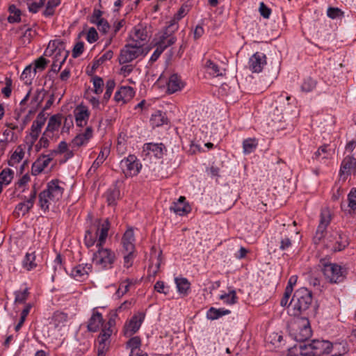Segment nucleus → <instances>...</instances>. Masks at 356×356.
Wrapping results in <instances>:
<instances>
[{
  "mask_svg": "<svg viewBox=\"0 0 356 356\" xmlns=\"http://www.w3.org/2000/svg\"><path fill=\"white\" fill-rule=\"evenodd\" d=\"M109 151L108 149H102L99 153L97 158L95 160L92 164L88 172H95L97 168L104 163L108 156Z\"/></svg>",
  "mask_w": 356,
  "mask_h": 356,
  "instance_id": "c756f323",
  "label": "nucleus"
},
{
  "mask_svg": "<svg viewBox=\"0 0 356 356\" xmlns=\"http://www.w3.org/2000/svg\"><path fill=\"white\" fill-rule=\"evenodd\" d=\"M47 120V116L44 112L41 111L38 115L36 119L33 122L31 127L30 136L32 139L31 146L36 141L42 127L44 125Z\"/></svg>",
  "mask_w": 356,
  "mask_h": 356,
  "instance_id": "9b49d317",
  "label": "nucleus"
},
{
  "mask_svg": "<svg viewBox=\"0 0 356 356\" xmlns=\"http://www.w3.org/2000/svg\"><path fill=\"white\" fill-rule=\"evenodd\" d=\"M248 64L252 72L259 73L266 64V56L263 53L256 52L250 58Z\"/></svg>",
  "mask_w": 356,
  "mask_h": 356,
  "instance_id": "f8f14e48",
  "label": "nucleus"
},
{
  "mask_svg": "<svg viewBox=\"0 0 356 356\" xmlns=\"http://www.w3.org/2000/svg\"><path fill=\"white\" fill-rule=\"evenodd\" d=\"M86 39L89 43H93L98 40V33L94 27L89 29Z\"/></svg>",
  "mask_w": 356,
  "mask_h": 356,
  "instance_id": "774afa93",
  "label": "nucleus"
},
{
  "mask_svg": "<svg viewBox=\"0 0 356 356\" xmlns=\"http://www.w3.org/2000/svg\"><path fill=\"white\" fill-rule=\"evenodd\" d=\"M170 209L177 215L184 216L191 211V207L189 204L173 202L170 206Z\"/></svg>",
  "mask_w": 356,
  "mask_h": 356,
  "instance_id": "2f4dec72",
  "label": "nucleus"
},
{
  "mask_svg": "<svg viewBox=\"0 0 356 356\" xmlns=\"http://www.w3.org/2000/svg\"><path fill=\"white\" fill-rule=\"evenodd\" d=\"M92 127H87L83 133L79 134L74 137L72 140V145L74 147H81L87 144L89 140L92 137Z\"/></svg>",
  "mask_w": 356,
  "mask_h": 356,
  "instance_id": "5701e85b",
  "label": "nucleus"
},
{
  "mask_svg": "<svg viewBox=\"0 0 356 356\" xmlns=\"http://www.w3.org/2000/svg\"><path fill=\"white\" fill-rule=\"evenodd\" d=\"M74 116L76 125L82 127L86 124L90 116V112L86 106L80 105L76 107L74 111Z\"/></svg>",
  "mask_w": 356,
  "mask_h": 356,
  "instance_id": "6ab92c4d",
  "label": "nucleus"
},
{
  "mask_svg": "<svg viewBox=\"0 0 356 356\" xmlns=\"http://www.w3.org/2000/svg\"><path fill=\"white\" fill-rule=\"evenodd\" d=\"M113 52L111 50L107 51L99 58L95 60L92 66V70L95 71L99 65L103 64L105 61L109 60L113 58Z\"/></svg>",
  "mask_w": 356,
  "mask_h": 356,
  "instance_id": "58836bf2",
  "label": "nucleus"
},
{
  "mask_svg": "<svg viewBox=\"0 0 356 356\" xmlns=\"http://www.w3.org/2000/svg\"><path fill=\"white\" fill-rule=\"evenodd\" d=\"M49 136L48 135H44L42 134V137L39 140L38 143L35 145V149L37 152H38L42 147L47 148L49 145Z\"/></svg>",
  "mask_w": 356,
  "mask_h": 356,
  "instance_id": "680f3d73",
  "label": "nucleus"
},
{
  "mask_svg": "<svg viewBox=\"0 0 356 356\" xmlns=\"http://www.w3.org/2000/svg\"><path fill=\"white\" fill-rule=\"evenodd\" d=\"M103 322L104 319L102 314L96 311V308H94L92 314L88 322V330L91 332H97L103 324Z\"/></svg>",
  "mask_w": 356,
  "mask_h": 356,
  "instance_id": "2eb2a0df",
  "label": "nucleus"
},
{
  "mask_svg": "<svg viewBox=\"0 0 356 356\" xmlns=\"http://www.w3.org/2000/svg\"><path fill=\"white\" fill-rule=\"evenodd\" d=\"M97 236V232H95V234H93L92 231L91 229L87 230L86 232L84 238L86 245L88 248L92 247L96 241Z\"/></svg>",
  "mask_w": 356,
  "mask_h": 356,
  "instance_id": "3c124183",
  "label": "nucleus"
},
{
  "mask_svg": "<svg viewBox=\"0 0 356 356\" xmlns=\"http://www.w3.org/2000/svg\"><path fill=\"white\" fill-rule=\"evenodd\" d=\"M327 15L330 18L336 19L343 15V13L338 8L330 7L327 8Z\"/></svg>",
  "mask_w": 356,
  "mask_h": 356,
  "instance_id": "052dcab7",
  "label": "nucleus"
},
{
  "mask_svg": "<svg viewBox=\"0 0 356 356\" xmlns=\"http://www.w3.org/2000/svg\"><path fill=\"white\" fill-rule=\"evenodd\" d=\"M356 160L352 156H346L342 161L340 168V174L349 175L353 170L354 173V165Z\"/></svg>",
  "mask_w": 356,
  "mask_h": 356,
  "instance_id": "a878e982",
  "label": "nucleus"
},
{
  "mask_svg": "<svg viewBox=\"0 0 356 356\" xmlns=\"http://www.w3.org/2000/svg\"><path fill=\"white\" fill-rule=\"evenodd\" d=\"M132 33H134V35L132 36L131 42L139 43L143 47L147 38L146 29L141 26H138L134 27Z\"/></svg>",
  "mask_w": 356,
  "mask_h": 356,
  "instance_id": "393cba45",
  "label": "nucleus"
},
{
  "mask_svg": "<svg viewBox=\"0 0 356 356\" xmlns=\"http://www.w3.org/2000/svg\"><path fill=\"white\" fill-rule=\"evenodd\" d=\"M60 3V0H49L47 1L46 8L43 12V15L46 17H51L54 13V10Z\"/></svg>",
  "mask_w": 356,
  "mask_h": 356,
  "instance_id": "a19ab883",
  "label": "nucleus"
},
{
  "mask_svg": "<svg viewBox=\"0 0 356 356\" xmlns=\"http://www.w3.org/2000/svg\"><path fill=\"white\" fill-rule=\"evenodd\" d=\"M348 207L353 209L356 210V188L351 190L348 195Z\"/></svg>",
  "mask_w": 356,
  "mask_h": 356,
  "instance_id": "69168bd1",
  "label": "nucleus"
},
{
  "mask_svg": "<svg viewBox=\"0 0 356 356\" xmlns=\"http://www.w3.org/2000/svg\"><path fill=\"white\" fill-rule=\"evenodd\" d=\"M112 334V330L111 327H104L102 329L99 337H98V343L99 344L107 345L109 338Z\"/></svg>",
  "mask_w": 356,
  "mask_h": 356,
  "instance_id": "a18cd8bd",
  "label": "nucleus"
},
{
  "mask_svg": "<svg viewBox=\"0 0 356 356\" xmlns=\"http://www.w3.org/2000/svg\"><path fill=\"white\" fill-rule=\"evenodd\" d=\"M97 251L93 254L92 260L97 266L102 268H111L115 261V252L109 248H104V245L97 246Z\"/></svg>",
  "mask_w": 356,
  "mask_h": 356,
  "instance_id": "20e7f679",
  "label": "nucleus"
},
{
  "mask_svg": "<svg viewBox=\"0 0 356 356\" xmlns=\"http://www.w3.org/2000/svg\"><path fill=\"white\" fill-rule=\"evenodd\" d=\"M205 68L207 72L213 76H222L223 72L219 66L211 60H207L205 63Z\"/></svg>",
  "mask_w": 356,
  "mask_h": 356,
  "instance_id": "72a5a7b5",
  "label": "nucleus"
},
{
  "mask_svg": "<svg viewBox=\"0 0 356 356\" xmlns=\"http://www.w3.org/2000/svg\"><path fill=\"white\" fill-rule=\"evenodd\" d=\"M156 48L150 58V61L152 63L155 62L159 58L163 51L166 49V45L160 44L159 42H156Z\"/></svg>",
  "mask_w": 356,
  "mask_h": 356,
  "instance_id": "5fc2aeb1",
  "label": "nucleus"
},
{
  "mask_svg": "<svg viewBox=\"0 0 356 356\" xmlns=\"http://www.w3.org/2000/svg\"><path fill=\"white\" fill-rule=\"evenodd\" d=\"M316 81H314L310 77H307L304 80L301 86V90L303 92H311L316 87Z\"/></svg>",
  "mask_w": 356,
  "mask_h": 356,
  "instance_id": "8fccbe9b",
  "label": "nucleus"
},
{
  "mask_svg": "<svg viewBox=\"0 0 356 356\" xmlns=\"http://www.w3.org/2000/svg\"><path fill=\"white\" fill-rule=\"evenodd\" d=\"M84 49V44L83 42H78L72 49V57L76 58L81 56Z\"/></svg>",
  "mask_w": 356,
  "mask_h": 356,
  "instance_id": "338daca9",
  "label": "nucleus"
},
{
  "mask_svg": "<svg viewBox=\"0 0 356 356\" xmlns=\"http://www.w3.org/2000/svg\"><path fill=\"white\" fill-rule=\"evenodd\" d=\"M167 121L168 118L165 117V114L161 111L155 112L150 118V123L153 127L167 124Z\"/></svg>",
  "mask_w": 356,
  "mask_h": 356,
  "instance_id": "cd10ccee",
  "label": "nucleus"
},
{
  "mask_svg": "<svg viewBox=\"0 0 356 356\" xmlns=\"http://www.w3.org/2000/svg\"><path fill=\"white\" fill-rule=\"evenodd\" d=\"M134 257V251L126 252V254L124 255V266L127 268L131 267L133 264Z\"/></svg>",
  "mask_w": 356,
  "mask_h": 356,
  "instance_id": "e2e57ef3",
  "label": "nucleus"
},
{
  "mask_svg": "<svg viewBox=\"0 0 356 356\" xmlns=\"http://www.w3.org/2000/svg\"><path fill=\"white\" fill-rule=\"evenodd\" d=\"M140 345L141 339L138 336L131 337L127 342V348L131 349V351H138V350H140Z\"/></svg>",
  "mask_w": 356,
  "mask_h": 356,
  "instance_id": "49530a36",
  "label": "nucleus"
},
{
  "mask_svg": "<svg viewBox=\"0 0 356 356\" xmlns=\"http://www.w3.org/2000/svg\"><path fill=\"white\" fill-rule=\"evenodd\" d=\"M175 282L179 293L186 296L190 290L191 284L185 277H176Z\"/></svg>",
  "mask_w": 356,
  "mask_h": 356,
  "instance_id": "bb28decb",
  "label": "nucleus"
},
{
  "mask_svg": "<svg viewBox=\"0 0 356 356\" xmlns=\"http://www.w3.org/2000/svg\"><path fill=\"white\" fill-rule=\"evenodd\" d=\"M142 165L134 154H129L120 162V168L127 176H135L141 169Z\"/></svg>",
  "mask_w": 356,
  "mask_h": 356,
  "instance_id": "6e6552de",
  "label": "nucleus"
},
{
  "mask_svg": "<svg viewBox=\"0 0 356 356\" xmlns=\"http://www.w3.org/2000/svg\"><path fill=\"white\" fill-rule=\"evenodd\" d=\"M106 197L108 205H115L117 200L120 197L119 188L115 186L108 188L106 193Z\"/></svg>",
  "mask_w": 356,
  "mask_h": 356,
  "instance_id": "c85d7f7f",
  "label": "nucleus"
},
{
  "mask_svg": "<svg viewBox=\"0 0 356 356\" xmlns=\"http://www.w3.org/2000/svg\"><path fill=\"white\" fill-rule=\"evenodd\" d=\"M61 114L53 115L50 117L47 126L44 131V135H48L49 137H53V133L57 131L61 124Z\"/></svg>",
  "mask_w": 356,
  "mask_h": 356,
  "instance_id": "aec40b11",
  "label": "nucleus"
},
{
  "mask_svg": "<svg viewBox=\"0 0 356 356\" xmlns=\"http://www.w3.org/2000/svg\"><path fill=\"white\" fill-rule=\"evenodd\" d=\"M93 24H96L99 31L104 34L106 33L110 29V25L107 20L105 19H99L97 22L93 21Z\"/></svg>",
  "mask_w": 356,
  "mask_h": 356,
  "instance_id": "bf43d9fd",
  "label": "nucleus"
},
{
  "mask_svg": "<svg viewBox=\"0 0 356 356\" xmlns=\"http://www.w3.org/2000/svg\"><path fill=\"white\" fill-rule=\"evenodd\" d=\"M304 323L299 327V331L295 334V340L300 342H305L309 339L312 334L309 321L307 318H303Z\"/></svg>",
  "mask_w": 356,
  "mask_h": 356,
  "instance_id": "dca6fc26",
  "label": "nucleus"
},
{
  "mask_svg": "<svg viewBox=\"0 0 356 356\" xmlns=\"http://www.w3.org/2000/svg\"><path fill=\"white\" fill-rule=\"evenodd\" d=\"M163 147L162 143H147L145 145L143 150L150 156L161 158L163 155Z\"/></svg>",
  "mask_w": 356,
  "mask_h": 356,
  "instance_id": "b1692460",
  "label": "nucleus"
},
{
  "mask_svg": "<svg viewBox=\"0 0 356 356\" xmlns=\"http://www.w3.org/2000/svg\"><path fill=\"white\" fill-rule=\"evenodd\" d=\"M330 220L331 217L329 210H322L320 223L314 237V240L316 243H318L324 237V232H325L327 225L330 224Z\"/></svg>",
  "mask_w": 356,
  "mask_h": 356,
  "instance_id": "9d476101",
  "label": "nucleus"
},
{
  "mask_svg": "<svg viewBox=\"0 0 356 356\" xmlns=\"http://www.w3.org/2000/svg\"><path fill=\"white\" fill-rule=\"evenodd\" d=\"M178 24L177 23H171L170 22L169 25L165 29L162 34L159 36V41L164 42L170 35L173 34L178 29Z\"/></svg>",
  "mask_w": 356,
  "mask_h": 356,
  "instance_id": "c9c22d12",
  "label": "nucleus"
},
{
  "mask_svg": "<svg viewBox=\"0 0 356 356\" xmlns=\"http://www.w3.org/2000/svg\"><path fill=\"white\" fill-rule=\"evenodd\" d=\"M331 342L327 340L314 339L312 341V350H314V356L328 355L330 352Z\"/></svg>",
  "mask_w": 356,
  "mask_h": 356,
  "instance_id": "ddd939ff",
  "label": "nucleus"
},
{
  "mask_svg": "<svg viewBox=\"0 0 356 356\" xmlns=\"http://www.w3.org/2000/svg\"><path fill=\"white\" fill-rule=\"evenodd\" d=\"M230 312H231L228 309H225L222 308L216 309L214 307H211L207 312V317L210 320H216L222 317V316L230 314Z\"/></svg>",
  "mask_w": 356,
  "mask_h": 356,
  "instance_id": "7c9ffc66",
  "label": "nucleus"
},
{
  "mask_svg": "<svg viewBox=\"0 0 356 356\" xmlns=\"http://www.w3.org/2000/svg\"><path fill=\"white\" fill-rule=\"evenodd\" d=\"M33 207V206H30L27 201L19 203L16 207L15 211L18 214H22L24 216L26 214L29 210Z\"/></svg>",
  "mask_w": 356,
  "mask_h": 356,
  "instance_id": "864d4df0",
  "label": "nucleus"
},
{
  "mask_svg": "<svg viewBox=\"0 0 356 356\" xmlns=\"http://www.w3.org/2000/svg\"><path fill=\"white\" fill-rule=\"evenodd\" d=\"M111 224L108 218L106 219L101 225L99 224V222H98V227L95 230V232H97V235H98L99 232V234L96 246L104 245Z\"/></svg>",
  "mask_w": 356,
  "mask_h": 356,
  "instance_id": "f3484780",
  "label": "nucleus"
},
{
  "mask_svg": "<svg viewBox=\"0 0 356 356\" xmlns=\"http://www.w3.org/2000/svg\"><path fill=\"white\" fill-rule=\"evenodd\" d=\"M115 83L114 81V80L113 79H109L106 81V91L104 92V97H103V103L106 104L108 100L110 99L111 95H112V92L115 88Z\"/></svg>",
  "mask_w": 356,
  "mask_h": 356,
  "instance_id": "c03bdc74",
  "label": "nucleus"
},
{
  "mask_svg": "<svg viewBox=\"0 0 356 356\" xmlns=\"http://www.w3.org/2000/svg\"><path fill=\"white\" fill-rule=\"evenodd\" d=\"M219 298L227 305L235 304L238 299L234 290L230 291L228 293L220 295Z\"/></svg>",
  "mask_w": 356,
  "mask_h": 356,
  "instance_id": "ea45409f",
  "label": "nucleus"
},
{
  "mask_svg": "<svg viewBox=\"0 0 356 356\" xmlns=\"http://www.w3.org/2000/svg\"><path fill=\"white\" fill-rule=\"evenodd\" d=\"M52 320L55 322L56 326H58L59 323L67 321V314L61 312H56L53 315Z\"/></svg>",
  "mask_w": 356,
  "mask_h": 356,
  "instance_id": "13d9d810",
  "label": "nucleus"
},
{
  "mask_svg": "<svg viewBox=\"0 0 356 356\" xmlns=\"http://www.w3.org/2000/svg\"><path fill=\"white\" fill-rule=\"evenodd\" d=\"M326 246L334 252L341 251L345 249L349 244L348 237L346 234L333 232L325 238Z\"/></svg>",
  "mask_w": 356,
  "mask_h": 356,
  "instance_id": "423d86ee",
  "label": "nucleus"
},
{
  "mask_svg": "<svg viewBox=\"0 0 356 356\" xmlns=\"http://www.w3.org/2000/svg\"><path fill=\"white\" fill-rule=\"evenodd\" d=\"M293 291V288L291 286H286L284 296L282 297L280 305L282 307L289 306L288 301Z\"/></svg>",
  "mask_w": 356,
  "mask_h": 356,
  "instance_id": "0e129e2a",
  "label": "nucleus"
},
{
  "mask_svg": "<svg viewBox=\"0 0 356 356\" xmlns=\"http://www.w3.org/2000/svg\"><path fill=\"white\" fill-rule=\"evenodd\" d=\"M24 152L20 146L17 147L16 150L13 153L10 161L8 162L9 165L13 166L12 161H14L15 163H19L24 158Z\"/></svg>",
  "mask_w": 356,
  "mask_h": 356,
  "instance_id": "09e8293b",
  "label": "nucleus"
},
{
  "mask_svg": "<svg viewBox=\"0 0 356 356\" xmlns=\"http://www.w3.org/2000/svg\"><path fill=\"white\" fill-rule=\"evenodd\" d=\"M145 317V314L143 312H138L134 315L124 326V335L126 337H131L136 333L139 330Z\"/></svg>",
  "mask_w": 356,
  "mask_h": 356,
  "instance_id": "1a4fd4ad",
  "label": "nucleus"
},
{
  "mask_svg": "<svg viewBox=\"0 0 356 356\" xmlns=\"http://www.w3.org/2000/svg\"><path fill=\"white\" fill-rule=\"evenodd\" d=\"M58 183V179L51 180L47 184V188L40 193L39 206L42 210L48 211L51 202H56L61 199L64 189Z\"/></svg>",
  "mask_w": 356,
  "mask_h": 356,
  "instance_id": "f03ea898",
  "label": "nucleus"
},
{
  "mask_svg": "<svg viewBox=\"0 0 356 356\" xmlns=\"http://www.w3.org/2000/svg\"><path fill=\"white\" fill-rule=\"evenodd\" d=\"M258 145V142L256 138H249L243 140V148L245 154H249L253 152Z\"/></svg>",
  "mask_w": 356,
  "mask_h": 356,
  "instance_id": "473e14b6",
  "label": "nucleus"
},
{
  "mask_svg": "<svg viewBox=\"0 0 356 356\" xmlns=\"http://www.w3.org/2000/svg\"><path fill=\"white\" fill-rule=\"evenodd\" d=\"M15 294V302L23 304L25 303L29 296V289L26 288L23 291H16Z\"/></svg>",
  "mask_w": 356,
  "mask_h": 356,
  "instance_id": "79ce46f5",
  "label": "nucleus"
},
{
  "mask_svg": "<svg viewBox=\"0 0 356 356\" xmlns=\"http://www.w3.org/2000/svg\"><path fill=\"white\" fill-rule=\"evenodd\" d=\"M189 6L186 3H184L177 13L175 15L173 19L170 21L171 23H177L178 24V21L182 19L189 11Z\"/></svg>",
  "mask_w": 356,
  "mask_h": 356,
  "instance_id": "37998d69",
  "label": "nucleus"
},
{
  "mask_svg": "<svg viewBox=\"0 0 356 356\" xmlns=\"http://www.w3.org/2000/svg\"><path fill=\"white\" fill-rule=\"evenodd\" d=\"M92 80H93L94 92L96 94L102 93L103 91L102 87L104 86L103 79L99 76H95L92 78Z\"/></svg>",
  "mask_w": 356,
  "mask_h": 356,
  "instance_id": "4d7b16f0",
  "label": "nucleus"
},
{
  "mask_svg": "<svg viewBox=\"0 0 356 356\" xmlns=\"http://www.w3.org/2000/svg\"><path fill=\"white\" fill-rule=\"evenodd\" d=\"M54 51L56 52V54L51 65V71L57 73L65 62L69 55V51L65 50V44L63 40H54L49 43L44 54L50 56Z\"/></svg>",
  "mask_w": 356,
  "mask_h": 356,
  "instance_id": "7ed1b4c3",
  "label": "nucleus"
},
{
  "mask_svg": "<svg viewBox=\"0 0 356 356\" xmlns=\"http://www.w3.org/2000/svg\"><path fill=\"white\" fill-rule=\"evenodd\" d=\"M309 348H312V342L310 343H300L299 345L300 354L302 356H314V350H312Z\"/></svg>",
  "mask_w": 356,
  "mask_h": 356,
  "instance_id": "603ef678",
  "label": "nucleus"
},
{
  "mask_svg": "<svg viewBox=\"0 0 356 356\" xmlns=\"http://www.w3.org/2000/svg\"><path fill=\"white\" fill-rule=\"evenodd\" d=\"M35 255L34 252L26 253L23 260V266L28 270H31L36 267L37 264L35 262Z\"/></svg>",
  "mask_w": 356,
  "mask_h": 356,
  "instance_id": "e433bc0d",
  "label": "nucleus"
},
{
  "mask_svg": "<svg viewBox=\"0 0 356 356\" xmlns=\"http://www.w3.org/2000/svg\"><path fill=\"white\" fill-rule=\"evenodd\" d=\"M184 86V84L181 78L177 74H173L169 78L167 84V92L169 94L175 93L181 90Z\"/></svg>",
  "mask_w": 356,
  "mask_h": 356,
  "instance_id": "4be33fe9",
  "label": "nucleus"
},
{
  "mask_svg": "<svg viewBox=\"0 0 356 356\" xmlns=\"http://www.w3.org/2000/svg\"><path fill=\"white\" fill-rule=\"evenodd\" d=\"M323 273L325 278L331 283L341 282L345 278L346 270L337 264L323 263Z\"/></svg>",
  "mask_w": 356,
  "mask_h": 356,
  "instance_id": "0eeeda50",
  "label": "nucleus"
},
{
  "mask_svg": "<svg viewBox=\"0 0 356 356\" xmlns=\"http://www.w3.org/2000/svg\"><path fill=\"white\" fill-rule=\"evenodd\" d=\"M147 51H145L141 44L136 42L127 44L120 51L119 63L120 64L128 63L141 55H146Z\"/></svg>",
  "mask_w": 356,
  "mask_h": 356,
  "instance_id": "39448f33",
  "label": "nucleus"
},
{
  "mask_svg": "<svg viewBox=\"0 0 356 356\" xmlns=\"http://www.w3.org/2000/svg\"><path fill=\"white\" fill-rule=\"evenodd\" d=\"M32 66L31 65H29L25 67L24 71L22 72L21 74V79L24 81V83L26 85H31L32 83Z\"/></svg>",
  "mask_w": 356,
  "mask_h": 356,
  "instance_id": "de8ad7c7",
  "label": "nucleus"
},
{
  "mask_svg": "<svg viewBox=\"0 0 356 356\" xmlns=\"http://www.w3.org/2000/svg\"><path fill=\"white\" fill-rule=\"evenodd\" d=\"M135 95V91L131 86H122L115 94L116 102H122L123 104L131 99Z\"/></svg>",
  "mask_w": 356,
  "mask_h": 356,
  "instance_id": "4468645a",
  "label": "nucleus"
},
{
  "mask_svg": "<svg viewBox=\"0 0 356 356\" xmlns=\"http://www.w3.org/2000/svg\"><path fill=\"white\" fill-rule=\"evenodd\" d=\"M14 172L10 168H5L0 172V183L9 184L13 178Z\"/></svg>",
  "mask_w": 356,
  "mask_h": 356,
  "instance_id": "4c0bfd02",
  "label": "nucleus"
},
{
  "mask_svg": "<svg viewBox=\"0 0 356 356\" xmlns=\"http://www.w3.org/2000/svg\"><path fill=\"white\" fill-rule=\"evenodd\" d=\"M48 63H49V60L42 56H40L39 58L35 60V67L33 68L34 74L36 73L37 70H39L40 71L44 70Z\"/></svg>",
  "mask_w": 356,
  "mask_h": 356,
  "instance_id": "6e6d98bb",
  "label": "nucleus"
},
{
  "mask_svg": "<svg viewBox=\"0 0 356 356\" xmlns=\"http://www.w3.org/2000/svg\"><path fill=\"white\" fill-rule=\"evenodd\" d=\"M92 266L90 264L77 265L74 267L70 273V275L75 280L81 281L88 275V273L91 271Z\"/></svg>",
  "mask_w": 356,
  "mask_h": 356,
  "instance_id": "a211bd4d",
  "label": "nucleus"
},
{
  "mask_svg": "<svg viewBox=\"0 0 356 356\" xmlns=\"http://www.w3.org/2000/svg\"><path fill=\"white\" fill-rule=\"evenodd\" d=\"M312 302V293L307 288L302 287L296 290L289 304L290 314L299 316L305 312Z\"/></svg>",
  "mask_w": 356,
  "mask_h": 356,
  "instance_id": "f257e3e1",
  "label": "nucleus"
},
{
  "mask_svg": "<svg viewBox=\"0 0 356 356\" xmlns=\"http://www.w3.org/2000/svg\"><path fill=\"white\" fill-rule=\"evenodd\" d=\"M349 350L348 345L346 341L341 340L331 343L330 352L331 356H342L346 354Z\"/></svg>",
  "mask_w": 356,
  "mask_h": 356,
  "instance_id": "412c9836",
  "label": "nucleus"
},
{
  "mask_svg": "<svg viewBox=\"0 0 356 356\" xmlns=\"http://www.w3.org/2000/svg\"><path fill=\"white\" fill-rule=\"evenodd\" d=\"M8 10L10 12V15L8 17V21L10 23L19 22L21 20V10L15 5H10Z\"/></svg>",
  "mask_w": 356,
  "mask_h": 356,
  "instance_id": "f704fd0d",
  "label": "nucleus"
}]
</instances>
